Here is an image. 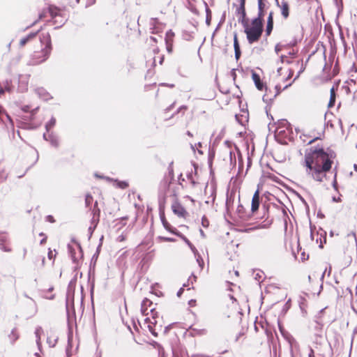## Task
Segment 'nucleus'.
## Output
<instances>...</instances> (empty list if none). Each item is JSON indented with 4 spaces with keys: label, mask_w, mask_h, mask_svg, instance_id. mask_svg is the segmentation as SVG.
<instances>
[{
    "label": "nucleus",
    "mask_w": 357,
    "mask_h": 357,
    "mask_svg": "<svg viewBox=\"0 0 357 357\" xmlns=\"http://www.w3.org/2000/svg\"><path fill=\"white\" fill-rule=\"evenodd\" d=\"M158 202H159V208H160V220H161V222H162L163 227H165V229L166 230H167L170 233L175 234L176 236V234H178V232H180V231H178L175 227H173L167 222V220H166L165 215L164 211H163V208L165 207V196L160 194L159 198H158Z\"/></svg>",
    "instance_id": "3"
},
{
    "label": "nucleus",
    "mask_w": 357,
    "mask_h": 357,
    "mask_svg": "<svg viewBox=\"0 0 357 357\" xmlns=\"http://www.w3.org/2000/svg\"><path fill=\"white\" fill-rule=\"evenodd\" d=\"M96 225H91L89 229H88V231H89V238H90L93 234V232L94 231V230L96 229Z\"/></svg>",
    "instance_id": "57"
},
{
    "label": "nucleus",
    "mask_w": 357,
    "mask_h": 357,
    "mask_svg": "<svg viewBox=\"0 0 357 357\" xmlns=\"http://www.w3.org/2000/svg\"><path fill=\"white\" fill-rule=\"evenodd\" d=\"M172 208L174 214L178 217H184L186 213L185 208L178 202H175L172 205Z\"/></svg>",
    "instance_id": "16"
},
{
    "label": "nucleus",
    "mask_w": 357,
    "mask_h": 357,
    "mask_svg": "<svg viewBox=\"0 0 357 357\" xmlns=\"http://www.w3.org/2000/svg\"><path fill=\"white\" fill-rule=\"evenodd\" d=\"M176 236L183 240V241L189 246V248L195 253V255L197 254V250L196 248L183 234H181V232H178V234H176Z\"/></svg>",
    "instance_id": "28"
},
{
    "label": "nucleus",
    "mask_w": 357,
    "mask_h": 357,
    "mask_svg": "<svg viewBox=\"0 0 357 357\" xmlns=\"http://www.w3.org/2000/svg\"><path fill=\"white\" fill-rule=\"evenodd\" d=\"M156 324V321H155L154 322H150L147 327L149 328V331H150V333L155 337H157L158 336V333L155 332V329H154V326Z\"/></svg>",
    "instance_id": "44"
},
{
    "label": "nucleus",
    "mask_w": 357,
    "mask_h": 357,
    "mask_svg": "<svg viewBox=\"0 0 357 357\" xmlns=\"http://www.w3.org/2000/svg\"><path fill=\"white\" fill-rule=\"evenodd\" d=\"M68 250L70 257L72 259V261L74 264H77L78 262V257L76 256V252L73 247L70 244H68Z\"/></svg>",
    "instance_id": "29"
},
{
    "label": "nucleus",
    "mask_w": 357,
    "mask_h": 357,
    "mask_svg": "<svg viewBox=\"0 0 357 357\" xmlns=\"http://www.w3.org/2000/svg\"><path fill=\"white\" fill-rule=\"evenodd\" d=\"M243 28L249 44L257 42L263 33L262 31L250 27L249 24H247Z\"/></svg>",
    "instance_id": "5"
},
{
    "label": "nucleus",
    "mask_w": 357,
    "mask_h": 357,
    "mask_svg": "<svg viewBox=\"0 0 357 357\" xmlns=\"http://www.w3.org/2000/svg\"><path fill=\"white\" fill-rule=\"evenodd\" d=\"M72 340H73V333L70 330L68 332V346H67L66 350L67 357L70 356V350L72 349V344H71Z\"/></svg>",
    "instance_id": "30"
},
{
    "label": "nucleus",
    "mask_w": 357,
    "mask_h": 357,
    "mask_svg": "<svg viewBox=\"0 0 357 357\" xmlns=\"http://www.w3.org/2000/svg\"><path fill=\"white\" fill-rule=\"evenodd\" d=\"M67 19L63 18L61 15L60 17H56L53 20V23L54 24H58L54 29H57L60 27H61L66 22Z\"/></svg>",
    "instance_id": "31"
},
{
    "label": "nucleus",
    "mask_w": 357,
    "mask_h": 357,
    "mask_svg": "<svg viewBox=\"0 0 357 357\" xmlns=\"http://www.w3.org/2000/svg\"><path fill=\"white\" fill-rule=\"evenodd\" d=\"M297 252H296L294 250H292V255L296 259H298V255H301V261H304L309 259V254H306L304 250H302L301 247L299 244V241H297Z\"/></svg>",
    "instance_id": "12"
},
{
    "label": "nucleus",
    "mask_w": 357,
    "mask_h": 357,
    "mask_svg": "<svg viewBox=\"0 0 357 357\" xmlns=\"http://www.w3.org/2000/svg\"><path fill=\"white\" fill-rule=\"evenodd\" d=\"M335 157V153L331 150L324 151L322 149H316L314 150V159H315L314 169L320 172H327L331 167L332 159Z\"/></svg>",
    "instance_id": "1"
},
{
    "label": "nucleus",
    "mask_w": 357,
    "mask_h": 357,
    "mask_svg": "<svg viewBox=\"0 0 357 357\" xmlns=\"http://www.w3.org/2000/svg\"><path fill=\"white\" fill-rule=\"evenodd\" d=\"M50 144L54 147L58 148L59 146V139L58 135L54 132H48V141Z\"/></svg>",
    "instance_id": "19"
},
{
    "label": "nucleus",
    "mask_w": 357,
    "mask_h": 357,
    "mask_svg": "<svg viewBox=\"0 0 357 357\" xmlns=\"http://www.w3.org/2000/svg\"><path fill=\"white\" fill-rule=\"evenodd\" d=\"M43 332V328L40 326H38L35 331V335L36 337V343L39 347L40 344V335Z\"/></svg>",
    "instance_id": "40"
},
{
    "label": "nucleus",
    "mask_w": 357,
    "mask_h": 357,
    "mask_svg": "<svg viewBox=\"0 0 357 357\" xmlns=\"http://www.w3.org/2000/svg\"><path fill=\"white\" fill-rule=\"evenodd\" d=\"M325 172H322L321 169H320V172L314 169V180L321 181L323 178L325 177Z\"/></svg>",
    "instance_id": "36"
},
{
    "label": "nucleus",
    "mask_w": 357,
    "mask_h": 357,
    "mask_svg": "<svg viewBox=\"0 0 357 357\" xmlns=\"http://www.w3.org/2000/svg\"><path fill=\"white\" fill-rule=\"evenodd\" d=\"M204 3L205 5V10H206V16H211V10L208 6V4L204 1Z\"/></svg>",
    "instance_id": "58"
},
{
    "label": "nucleus",
    "mask_w": 357,
    "mask_h": 357,
    "mask_svg": "<svg viewBox=\"0 0 357 357\" xmlns=\"http://www.w3.org/2000/svg\"><path fill=\"white\" fill-rule=\"evenodd\" d=\"M158 357H166L164 348L161 349V350L158 351Z\"/></svg>",
    "instance_id": "61"
},
{
    "label": "nucleus",
    "mask_w": 357,
    "mask_h": 357,
    "mask_svg": "<svg viewBox=\"0 0 357 357\" xmlns=\"http://www.w3.org/2000/svg\"><path fill=\"white\" fill-rule=\"evenodd\" d=\"M72 241L77 245V248L79 250V257L82 258L83 257V251L80 243L78 241H77L74 238H72Z\"/></svg>",
    "instance_id": "49"
},
{
    "label": "nucleus",
    "mask_w": 357,
    "mask_h": 357,
    "mask_svg": "<svg viewBox=\"0 0 357 357\" xmlns=\"http://www.w3.org/2000/svg\"><path fill=\"white\" fill-rule=\"evenodd\" d=\"M255 274V279L258 282H262L263 280V278H264V273L263 271H258L257 273H254Z\"/></svg>",
    "instance_id": "45"
},
{
    "label": "nucleus",
    "mask_w": 357,
    "mask_h": 357,
    "mask_svg": "<svg viewBox=\"0 0 357 357\" xmlns=\"http://www.w3.org/2000/svg\"><path fill=\"white\" fill-rule=\"evenodd\" d=\"M194 31L184 30L183 31L182 36L184 40L190 41L194 38Z\"/></svg>",
    "instance_id": "38"
},
{
    "label": "nucleus",
    "mask_w": 357,
    "mask_h": 357,
    "mask_svg": "<svg viewBox=\"0 0 357 357\" xmlns=\"http://www.w3.org/2000/svg\"><path fill=\"white\" fill-rule=\"evenodd\" d=\"M173 325H174V324H170L168 326L165 327V329L163 331L165 335H167L169 333V331L172 329Z\"/></svg>",
    "instance_id": "59"
},
{
    "label": "nucleus",
    "mask_w": 357,
    "mask_h": 357,
    "mask_svg": "<svg viewBox=\"0 0 357 357\" xmlns=\"http://www.w3.org/2000/svg\"><path fill=\"white\" fill-rule=\"evenodd\" d=\"M243 114H236L235 118L236 120L242 126L245 124V123L248 122V111L246 109V111H243Z\"/></svg>",
    "instance_id": "24"
},
{
    "label": "nucleus",
    "mask_w": 357,
    "mask_h": 357,
    "mask_svg": "<svg viewBox=\"0 0 357 357\" xmlns=\"http://www.w3.org/2000/svg\"><path fill=\"white\" fill-rule=\"evenodd\" d=\"M174 36V32L172 31V30H169L167 33H166V36H165V41H169L171 42L172 40V38Z\"/></svg>",
    "instance_id": "50"
},
{
    "label": "nucleus",
    "mask_w": 357,
    "mask_h": 357,
    "mask_svg": "<svg viewBox=\"0 0 357 357\" xmlns=\"http://www.w3.org/2000/svg\"><path fill=\"white\" fill-rule=\"evenodd\" d=\"M273 29V12H270L267 19L266 27V36H268Z\"/></svg>",
    "instance_id": "18"
},
{
    "label": "nucleus",
    "mask_w": 357,
    "mask_h": 357,
    "mask_svg": "<svg viewBox=\"0 0 357 357\" xmlns=\"http://www.w3.org/2000/svg\"><path fill=\"white\" fill-rule=\"evenodd\" d=\"M96 0H86V7H89L96 3Z\"/></svg>",
    "instance_id": "63"
},
{
    "label": "nucleus",
    "mask_w": 357,
    "mask_h": 357,
    "mask_svg": "<svg viewBox=\"0 0 357 357\" xmlns=\"http://www.w3.org/2000/svg\"><path fill=\"white\" fill-rule=\"evenodd\" d=\"M10 82H11V81L6 80V84L5 87L3 88L5 89V92L6 91H8V92L12 91V86L10 85Z\"/></svg>",
    "instance_id": "55"
},
{
    "label": "nucleus",
    "mask_w": 357,
    "mask_h": 357,
    "mask_svg": "<svg viewBox=\"0 0 357 357\" xmlns=\"http://www.w3.org/2000/svg\"><path fill=\"white\" fill-rule=\"evenodd\" d=\"M330 100L328 102V107H332L334 104H335V88L334 86H333L331 90H330Z\"/></svg>",
    "instance_id": "34"
},
{
    "label": "nucleus",
    "mask_w": 357,
    "mask_h": 357,
    "mask_svg": "<svg viewBox=\"0 0 357 357\" xmlns=\"http://www.w3.org/2000/svg\"><path fill=\"white\" fill-rule=\"evenodd\" d=\"M151 313L152 318L153 319H155L158 316V312L153 308L151 310Z\"/></svg>",
    "instance_id": "62"
},
{
    "label": "nucleus",
    "mask_w": 357,
    "mask_h": 357,
    "mask_svg": "<svg viewBox=\"0 0 357 357\" xmlns=\"http://www.w3.org/2000/svg\"><path fill=\"white\" fill-rule=\"evenodd\" d=\"M264 18L256 17L251 21V28L264 31Z\"/></svg>",
    "instance_id": "15"
},
{
    "label": "nucleus",
    "mask_w": 357,
    "mask_h": 357,
    "mask_svg": "<svg viewBox=\"0 0 357 357\" xmlns=\"http://www.w3.org/2000/svg\"><path fill=\"white\" fill-rule=\"evenodd\" d=\"M49 13L52 20L60 17V9L55 6H50L48 8Z\"/></svg>",
    "instance_id": "27"
},
{
    "label": "nucleus",
    "mask_w": 357,
    "mask_h": 357,
    "mask_svg": "<svg viewBox=\"0 0 357 357\" xmlns=\"http://www.w3.org/2000/svg\"><path fill=\"white\" fill-rule=\"evenodd\" d=\"M259 204H260L259 190L257 189L255 192L252 199L251 211L252 213H254L258 211Z\"/></svg>",
    "instance_id": "9"
},
{
    "label": "nucleus",
    "mask_w": 357,
    "mask_h": 357,
    "mask_svg": "<svg viewBox=\"0 0 357 357\" xmlns=\"http://www.w3.org/2000/svg\"><path fill=\"white\" fill-rule=\"evenodd\" d=\"M299 198L305 206L306 214L307 215L308 220H309L310 237L312 240V222L311 220L310 215V206L303 197H302L301 196L299 195Z\"/></svg>",
    "instance_id": "17"
},
{
    "label": "nucleus",
    "mask_w": 357,
    "mask_h": 357,
    "mask_svg": "<svg viewBox=\"0 0 357 357\" xmlns=\"http://www.w3.org/2000/svg\"><path fill=\"white\" fill-rule=\"evenodd\" d=\"M168 172L170 176L171 181L174 179V169H173V162H171L168 166Z\"/></svg>",
    "instance_id": "51"
},
{
    "label": "nucleus",
    "mask_w": 357,
    "mask_h": 357,
    "mask_svg": "<svg viewBox=\"0 0 357 357\" xmlns=\"http://www.w3.org/2000/svg\"><path fill=\"white\" fill-rule=\"evenodd\" d=\"M280 124L282 125V127L285 128L287 131L292 134V127H291V125L290 124L289 122H288L287 120L285 119H283L281 122H280Z\"/></svg>",
    "instance_id": "41"
},
{
    "label": "nucleus",
    "mask_w": 357,
    "mask_h": 357,
    "mask_svg": "<svg viewBox=\"0 0 357 357\" xmlns=\"http://www.w3.org/2000/svg\"><path fill=\"white\" fill-rule=\"evenodd\" d=\"M76 283V278L72 279L68 286V289L66 292V314L68 320L69 321L70 318V303L72 302V308H73V316L75 317V312L74 310V287Z\"/></svg>",
    "instance_id": "4"
},
{
    "label": "nucleus",
    "mask_w": 357,
    "mask_h": 357,
    "mask_svg": "<svg viewBox=\"0 0 357 357\" xmlns=\"http://www.w3.org/2000/svg\"><path fill=\"white\" fill-rule=\"evenodd\" d=\"M252 78L258 90L262 91L266 87L264 82L261 80L260 76L254 70H252Z\"/></svg>",
    "instance_id": "14"
},
{
    "label": "nucleus",
    "mask_w": 357,
    "mask_h": 357,
    "mask_svg": "<svg viewBox=\"0 0 357 357\" xmlns=\"http://www.w3.org/2000/svg\"><path fill=\"white\" fill-rule=\"evenodd\" d=\"M215 151L213 149L209 148L208 154V165L210 169L211 173L213 172V162L215 158Z\"/></svg>",
    "instance_id": "26"
},
{
    "label": "nucleus",
    "mask_w": 357,
    "mask_h": 357,
    "mask_svg": "<svg viewBox=\"0 0 357 357\" xmlns=\"http://www.w3.org/2000/svg\"><path fill=\"white\" fill-rule=\"evenodd\" d=\"M36 93L38 96L44 100H48L50 98V94L43 89L38 88L36 90Z\"/></svg>",
    "instance_id": "35"
},
{
    "label": "nucleus",
    "mask_w": 357,
    "mask_h": 357,
    "mask_svg": "<svg viewBox=\"0 0 357 357\" xmlns=\"http://www.w3.org/2000/svg\"><path fill=\"white\" fill-rule=\"evenodd\" d=\"M282 15L284 18L288 17L289 13V4L287 2H282Z\"/></svg>",
    "instance_id": "39"
},
{
    "label": "nucleus",
    "mask_w": 357,
    "mask_h": 357,
    "mask_svg": "<svg viewBox=\"0 0 357 357\" xmlns=\"http://www.w3.org/2000/svg\"><path fill=\"white\" fill-rule=\"evenodd\" d=\"M41 29H42V28H40L39 30H38L36 32H31L29 34H28L26 37L22 38L20 41V47L24 46L29 41H30L31 40L34 38L38 35V33H39V31Z\"/></svg>",
    "instance_id": "21"
},
{
    "label": "nucleus",
    "mask_w": 357,
    "mask_h": 357,
    "mask_svg": "<svg viewBox=\"0 0 357 357\" xmlns=\"http://www.w3.org/2000/svg\"><path fill=\"white\" fill-rule=\"evenodd\" d=\"M310 298V294L304 291H303L299 296L298 304L303 316L307 314V301Z\"/></svg>",
    "instance_id": "6"
},
{
    "label": "nucleus",
    "mask_w": 357,
    "mask_h": 357,
    "mask_svg": "<svg viewBox=\"0 0 357 357\" xmlns=\"http://www.w3.org/2000/svg\"><path fill=\"white\" fill-rule=\"evenodd\" d=\"M275 89L276 90V93L272 97H271L268 94V88L265 87L266 93L262 97V100L264 102L268 103L269 102H271L277 96H278L281 93L282 89L280 85H276Z\"/></svg>",
    "instance_id": "11"
},
{
    "label": "nucleus",
    "mask_w": 357,
    "mask_h": 357,
    "mask_svg": "<svg viewBox=\"0 0 357 357\" xmlns=\"http://www.w3.org/2000/svg\"><path fill=\"white\" fill-rule=\"evenodd\" d=\"M152 304V301L149 299L145 298L141 305V312L144 316L148 315L147 310L148 307L150 306Z\"/></svg>",
    "instance_id": "25"
},
{
    "label": "nucleus",
    "mask_w": 357,
    "mask_h": 357,
    "mask_svg": "<svg viewBox=\"0 0 357 357\" xmlns=\"http://www.w3.org/2000/svg\"><path fill=\"white\" fill-rule=\"evenodd\" d=\"M40 42L44 47L40 52H35L33 59L34 64H38L45 61L50 56L52 51L51 36L49 33H43L40 36Z\"/></svg>",
    "instance_id": "2"
},
{
    "label": "nucleus",
    "mask_w": 357,
    "mask_h": 357,
    "mask_svg": "<svg viewBox=\"0 0 357 357\" xmlns=\"http://www.w3.org/2000/svg\"><path fill=\"white\" fill-rule=\"evenodd\" d=\"M9 337L12 344H13L18 339L19 336L16 333L15 328L12 330L10 334L9 335Z\"/></svg>",
    "instance_id": "46"
},
{
    "label": "nucleus",
    "mask_w": 357,
    "mask_h": 357,
    "mask_svg": "<svg viewBox=\"0 0 357 357\" xmlns=\"http://www.w3.org/2000/svg\"><path fill=\"white\" fill-rule=\"evenodd\" d=\"M167 45V50L168 52H172V45L169 41H165Z\"/></svg>",
    "instance_id": "60"
},
{
    "label": "nucleus",
    "mask_w": 357,
    "mask_h": 357,
    "mask_svg": "<svg viewBox=\"0 0 357 357\" xmlns=\"http://www.w3.org/2000/svg\"><path fill=\"white\" fill-rule=\"evenodd\" d=\"M192 331L195 334L198 335H204L207 333V331L204 328L202 329H197V328H192Z\"/></svg>",
    "instance_id": "48"
},
{
    "label": "nucleus",
    "mask_w": 357,
    "mask_h": 357,
    "mask_svg": "<svg viewBox=\"0 0 357 357\" xmlns=\"http://www.w3.org/2000/svg\"><path fill=\"white\" fill-rule=\"evenodd\" d=\"M99 221H100V218L99 217L93 216V218H92V219L91 220V224L92 226L96 225V227H97Z\"/></svg>",
    "instance_id": "53"
},
{
    "label": "nucleus",
    "mask_w": 357,
    "mask_h": 357,
    "mask_svg": "<svg viewBox=\"0 0 357 357\" xmlns=\"http://www.w3.org/2000/svg\"><path fill=\"white\" fill-rule=\"evenodd\" d=\"M304 164L307 171L311 172L312 170V147L305 149Z\"/></svg>",
    "instance_id": "7"
},
{
    "label": "nucleus",
    "mask_w": 357,
    "mask_h": 357,
    "mask_svg": "<svg viewBox=\"0 0 357 357\" xmlns=\"http://www.w3.org/2000/svg\"><path fill=\"white\" fill-rule=\"evenodd\" d=\"M46 220H47L48 222H51V223H53V222H55V220H54V217H53L52 215H47V216L46 217Z\"/></svg>",
    "instance_id": "64"
},
{
    "label": "nucleus",
    "mask_w": 357,
    "mask_h": 357,
    "mask_svg": "<svg viewBox=\"0 0 357 357\" xmlns=\"http://www.w3.org/2000/svg\"><path fill=\"white\" fill-rule=\"evenodd\" d=\"M202 225L204 227H207L208 226V220L205 216H203L202 218Z\"/></svg>",
    "instance_id": "56"
},
{
    "label": "nucleus",
    "mask_w": 357,
    "mask_h": 357,
    "mask_svg": "<svg viewBox=\"0 0 357 357\" xmlns=\"http://www.w3.org/2000/svg\"><path fill=\"white\" fill-rule=\"evenodd\" d=\"M278 328H279V331L281 333V335L287 340H289V337H291V335H289V333L285 331L284 328L283 327L282 324H281V322L278 320Z\"/></svg>",
    "instance_id": "33"
},
{
    "label": "nucleus",
    "mask_w": 357,
    "mask_h": 357,
    "mask_svg": "<svg viewBox=\"0 0 357 357\" xmlns=\"http://www.w3.org/2000/svg\"><path fill=\"white\" fill-rule=\"evenodd\" d=\"M114 182L116 183V187L121 189H126L128 186V182L124 181H119L117 179H115Z\"/></svg>",
    "instance_id": "43"
},
{
    "label": "nucleus",
    "mask_w": 357,
    "mask_h": 357,
    "mask_svg": "<svg viewBox=\"0 0 357 357\" xmlns=\"http://www.w3.org/2000/svg\"><path fill=\"white\" fill-rule=\"evenodd\" d=\"M151 344L158 351L161 350V349L163 348V347L158 342L155 341H153Z\"/></svg>",
    "instance_id": "52"
},
{
    "label": "nucleus",
    "mask_w": 357,
    "mask_h": 357,
    "mask_svg": "<svg viewBox=\"0 0 357 357\" xmlns=\"http://www.w3.org/2000/svg\"><path fill=\"white\" fill-rule=\"evenodd\" d=\"M56 124V119L54 116H52L50 120L46 123L45 127L47 132H50L51 129L54 127Z\"/></svg>",
    "instance_id": "37"
},
{
    "label": "nucleus",
    "mask_w": 357,
    "mask_h": 357,
    "mask_svg": "<svg viewBox=\"0 0 357 357\" xmlns=\"http://www.w3.org/2000/svg\"><path fill=\"white\" fill-rule=\"evenodd\" d=\"M8 174L5 172L4 170L0 171V182H3L6 179Z\"/></svg>",
    "instance_id": "54"
},
{
    "label": "nucleus",
    "mask_w": 357,
    "mask_h": 357,
    "mask_svg": "<svg viewBox=\"0 0 357 357\" xmlns=\"http://www.w3.org/2000/svg\"><path fill=\"white\" fill-rule=\"evenodd\" d=\"M234 54L235 59L238 61L241 55V51L240 48V45L238 40L237 34L234 33Z\"/></svg>",
    "instance_id": "20"
},
{
    "label": "nucleus",
    "mask_w": 357,
    "mask_h": 357,
    "mask_svg": "<svg viewBox=\"0 0 357 357\" xmlns=\"http://www.w3.org/2000/svg\"><path fill=\"white\" fill-rule=\"evenodd\" d=\"M92 214H93V216H95V217L97 216V217L100 218V209L98 206V202L97 201H96L95 203H94V206H93V208L92 209Z\"/></svg>",
    "instance_id": "42"
},
{
    "label": "nucleus",
    "mask_w": 357,
    "mask_h": 357,
    "mask_svg": "<svg viewBox=\"0 0 357 357\" xmlns=\"http://www.w3.org/2000/svg\"><path fill=\"white\" fill-rule=\"evenodd\" d=\"M237 15H240V17L238 21L239 23L242 24L243 26H245L247 24H248V19L246 17V11L245 8L240 9V8H237L236 11Z\"/></svg>",
    "instance_id": "13"
},
{
    "label": "nucleus",
    "mask_w": 357,
    "mask_h": 357,
    "mask_svg": "<svg viewBox=\"0 0 357 357\" xmlns=\"http://www.w3.org/2000/svg\"><path fill=\"white\" fill-rule=\"evenodd\" d=\"M296 134H300V139L304 145H310L312 144V137L310 133H305L304 130L299 128L295 129Z\"/></svg>",
    "instance_id": "8"
},
{
    "label": "nucleus",
    "mask_w": 357,
    "mask_h": 357,
    "mask_svg": "<svg viewBox=\"0 0 357 357\" xmlns=\"http://www.w3.org/2000/svg\"><path fill=\"white\" fill-rule=\"evenodd\" d=\"M265 6H266V5H265L264 1H261L259 0V1H258V14H257V17L264 18Z\"/></svg>",
    "instance_id": "32"
},
{
    "label": "nucleus",
    "mask_w": 357,
    "mask_h": 357,
    "mask_svg": "<svg viewBox=\"0 0 357 357\" xmlns=\"http://www.w3.org/2000/svg\"><path fill=\"white\" fill-rule=\"evenodd\" d=\"M236 196V190H231L230 192L227 191V198L225 202V207L227 211H229L230 208L233 206L234 199Z\"/></svg>",
    "instance_id": "10"
},
{
    "label": "nucleus",
    "mask_w": 357,
    "mask_h": 357,
    "mask_svg": "<svg viewBox=\"0 0 357 357\" xmlns=\"http://www.w3.org/2000/svg\"><path fill=\"white\" fill-rule=\"evenodd\" d=\"M4 118L10 122V123L13 126V121L9 114L6 112L4 108L0 105V123H5Z\"/></svg>",
    "instance_id": "23"
},
{
    "label": "nucleus",
    "mask_w": 357,
    "mask_h": 357,
    "mask_svg": "<svg viewBox=\"0 0 357 357\" xmlns=\"http://www.w3.org/2000/svg\"><path fill=\"white\" fill-rule=\"evenodd\" d=\"M93 202V197L91 194H86L85 196V205L86 207H89Z\"/></svg>",
    "instance_id": "47"
},
{
    "label": "nucleus",
    "mask_w": 357,
    "mask_h": 357,
    "mask_svg": "<svg viewBox=\"0 0 357 357\" xmlns=\"http://www.w3.org/2000/svg\"><path fill=\"white\" fill-rule=\"evenodd\" d=\"M103 239V236H102L100 238V243L99 245H98L97 248H96V252L93 254V255L91 257V263H90V266H95L96 265V263L98 260V256L100 255V249H101V246H102V243L101 241H102Z\"/></svg>",
    "instance_id": "22"
}]
</instances>
